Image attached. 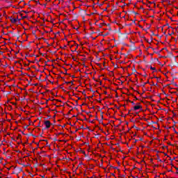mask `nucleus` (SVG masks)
Instances as JSON below:
<instances>
[{
	"label": "nucleus",
	"mask_w": 178,
	"mask_h": 178,
	"mask_svg": "<svg viewBox=\"0 0 178 178\" xmlns=\"http://www.w3.org/2000/svg\"><path fill=\"white\" fill-rule=\"evenodd\" d=\"M44 125L46 127V129H49V127H51V122H49V120H46L44 122Z\"/></svg>",
	"instance_id": "nucleus-1"
},
{
	"label": "nucleus",
	"mask_w": 178,
	"mask_h": 178,
	"mask_svg": "<svg viewBox=\"0 0 178 178\" xmlns=\"http://www.w3.org/2000/svg\"><path fill=\"white\" fill-rule=\"evenodd\" d=\"M141 105H136V106H134V108L133 110L134 111H139V109H141Z\"/></svg>",
	"instance_id": "nucleus-2"
},
{
	"label": "nucleus",
	"mask_w": 178,
	"mask_h": 178,
	"mask_svg": "<svg viewBox=\"0 0 178 178\" xmlns=\"http://www.w3.org/2000/svg\"><path fill=\"white\" fill-rule=\"evenodd\" d=\"M11 22H13V23H17V19H16V18H13V19H11Z\"/></svg>",
	"instance_id": "nucleus-3"
}]
</instances>
